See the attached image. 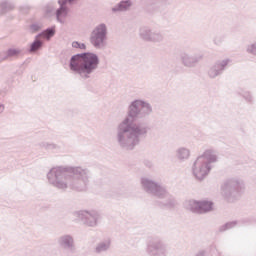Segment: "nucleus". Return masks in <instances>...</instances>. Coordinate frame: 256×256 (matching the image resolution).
Returning a JSON list of instances; mask_svg holds the SVG:
<instances>
[{
  "instance_id": "obj_1",
  "label": "nucleus",
  "mask_w": 256,
  "mask_h": 256,
  "mask_svg": "<svg viewBox=\"0 0 256 256\" xmlns=\"http://www.w3.org/2000/svg\"><path fill=\"white\" fill-rule=\"evenodd\" d=\"M152 114L153 106L148 101L136 99L130 102L126 116L116 128V143L121 149L133 151L141 143V137L149 133V125L138 121L148 119Z\"/></svg>"
},
{
  "instance_id": "obj_2",
  "label": "nucleus",
  "mask_w": 256,
  "mask_h": 256,
  "mask_svg": "<svg viewBox=\"0 0 256 256\" xmlns=\"http://www.w3.org/2000/svg\"><path fill=\"white\" fill-rule=\"evenodd\" d=\"M91 170L83 166H56L47 173L49 185L59 191H87Z\"/></svg>"
},
{
  "instance_id": "obj_3",
  "label": "nucleus",
  "mask_w": 256,
  "mask_h": 256,
  "mask_svg": "<svg viewBox=\"0 0 256 256\" xmlns=\"http://www.w3.org/2000/svg\"><path fill=\"white\" fill-rule=\"evenodd\" d=\"M99 56L93 52L75 54L70 58V70L78 75L82 81H87L93 77V73L99 69Z\"/></svg>"
},
{
  "instance_id": "obj_4",
  "label": "nucleus",
  "mask_w": 256,
  "mask_h": 256,
  "mask_svg": "<svg viewBox=\"0 0 256 256\" xmlns=\"http://www.w3.org/2000/svg\"><path fill=\"white\" fill-rule=\"evenodd\" d=\"M140 183L145 193L154 195V197H158V199H162L160 201L161 207H168V209H171L177 205L175 198L167 192V189L164 188L161 183L147 177L141 178Z\"/></svg>"
},
{
  "instance_id": "obj_5",
  "label": "nucleus",
  "mask_w": 256,
  "mask_h": 256,
  "mask_svg": "<svg viewBox=\"0 0 256 256\" xmlns=\"http://www.w3.org/2000/svg\"><path fill=\"white\" fill-rule=\"evenodd\" d=\"M244 190L245 182L241 178H228L220 185V195L229 203L237 201Z\"/></svg>"
},
{
  "instance_id": "obj_6",
  "label": "nucleus",
  "mask_w": 256,
  "mask_h": 256,
  "mask_svg": "<svg viewBox=\"0 0 256 256\" xmlns=\"http://www.w3.org/2000/svg\"><path fill=\"white\" fill-rule=\"evenodd\" d=\"M107 24L101 23L95 26L90 34V43L95 49L107 47Z\"/></svg>"
},
{
  "instance_id": "obj_7",
  "label": "nucleus",
  "mask_w": 256,
  "mask_h": 256,
  "mask_svg": "<svg viewBox=\"0 0 256 256\" xmlns=\"http://www.w3.org/2000/svg\"><path fill=\"white\" fill-rule=\"evenodd\" d=\"M148 256H168L169 248L167 244L160 238H150L146 242L145 248Z\"/></svg>"
},
{
  "instance_id": "obj_8",
  "label": "nucleus",
  "mask_w": 256,
  "mask_h": 256,
  "mask_svg": "<svg viewBox=\"0 0 256 256\" xmlns=\"http://www.w3.org/2000/svg\"><path fill=\"white\" fill-rule=\"evenodd\" d=\"M74 217L79 219L86 227L95 228L101 221V214L96 210H80L74 212Z\"/></svg>"
},
{
  "instance_id": "obj_9",
  "label": "nucleus",
  "mask_w": 256,
  "mask_h": 256,
  "mask_svg": "<svg viewBox=\"0 0 256 256\" xmlns=\"http://www.w3.org/2000/svg\"><path fill=\"white\" fill-rule=\"evenodd\" d=\"M138 35L142 41H146L148 43H163L165 39L163 33L153 30L149 26H141L139 28Z\"/></svg>"
},
{
  "instance_id": "obj_10",
  "label": "nucleus",
  "mask_w": 256,
  "mask_h": 256,
  "mask_svg": "<svg viewBox=\"0 0 256 256\" xmlns=\"http://www.w3.org/2000/svg\"><path fill=\"white\" fill-rule=\"evenodd\" d=\"M185 207L191 213H197L198 215H203V213H209L213 211V202L203 200H188L185 202Z\"/></svg>"
},
{
  "instance_id": "obj_11",
  "label": "nucleus",
  "mask_w": 256,
  "mask_h": 256,
  "mask_svg": "<svg viewBox=\"0 0 256 256\" xmlns=\"http://www.w3.org/2000/svg\"><path fill=\"white\" fill-rule=\"evenodd\" d=\"M211 169H213L207 162L203 161V159L197 157L192 165V175L198 181H203L209 173H211Z\"/></svg>"
},
{
  "instance_id": "obj_12",
  "label": "nucleus",
  "mask_w": 256,
  "mask_h": 256,
  "mask_svg": "<svg viewBox=\"0 0 256 256\" xmlns=\"http://www.w3.org/2000/svg\"><path fill=\"white\" fill-rule=\"evenodd\" d=\"M233 63V60L230 58H225L222 60H217L208 70L207 75L210 79H217V77H221L227 67Z\"/></svg>"
},
{
  "instance_id": "obj_13",
  "label": "nucleus",
  "mask_w": 256,
  "mask_h": 256,
  "mask_svg": "<svg viewBox=\"0 0 256 256\" xmlns=\"http://www.w3.org/2000/svg\"><path fill=\"white\" fill-rule=\"evenodd\" d=\"M57 245L66 251V253H71L72 255L77 253V245L75 244V236L72 234H62L57 239Z\"/></svg>"
},
{
  "instance_id": "obj_14",
  "label": "nucleus",
  "mask_w": 256,
  "mask_h": 256,
  "mask_svg": "<svg viewBox=\"0 0 256 256\" xmlns=\"http://www.w3.org/2000/svg\"><path fill=\"white\" fill-rule=\"evenodd\" d=\"M180 60L184 67L188 69H193V67H197L200 61L203 60V54L201 53H189L187 51L181 52Z\"/></svg>"
},
{
  "instance_id": "obj_15",
  "label": "nucleus",
  "mask_w": 256,
  "mask_h": 256,
  "mask_svg": "<svg viewBox=\"0 0 256 256\" xmlns=\"http://www.w3.org/2000/svg\"><path fill=\"white\" fill-rule=\"evenodd\" d=\"M198 158L202 159L204 163L213 168V164L219 161V154L217 153V150L210 148L206 149L200 156H198Z\"/></svg>"
},
{
  "instance_id": "obj_16",
  "label": "nucleus",
  "mask_w": 256,
  "mask_h": 256,
  "mask_svg": "<svg viewBox=\"0 0 256 256\" xmlns=\"http://www.w3.org/2000/svg\"><path fill=\"white\" fill-rule=\"evenodd\" d=\"M111 245V238L101 240L100 242L96 243L93 248L94 255H104V253H109V251H111Z\"/></svg>"
},
{
  "instance_id": "obj_17",
  "label": "nucleus",
  "mask_w": 256,
  "mask_h": 256,
  "mask_svg": "<svg viewBox=\"0 0 256 256\" xmlns=\"http://www.w3.org/2000/svg\"><path fill=\"white\" fill-rule=\"evenodd\" d=\"M175 158L180 163H185V161H189V159H191V149L185 146L178 147L175 151Z\"/></svg>"
},
{
  "instance_id": "obj_18",
  "label": "nucleus",
  "mask_w": 256,
  "mask_h": 256,
  "mask_svg": "<svg viewBox=\"0 0 256 256\" xmlns=\"http://www.w3.org/2000/svg\"><path fill=\"white\" fill-rule=\"evenodd\" d=\"M132 5L133 2H131V0H122L112 7L111 11L112 13H124L125 11H129Z\"/></svg>"
},
{
  "instance_id": "obj_19",
  "label": "nucleus",
  "mask_w": 256,
  "mask_h": 256,
  "mask_svg": "<svg viewBox=\"0 0 256 256\" xmlns=\"http://www.w3.org/2000/svg\"><path fill=\"white\" fill-rule=\"evenodd\" d=\"M43 48V40H41L40 35H36L34 41L30 44L29 53H37Z\"/></svg>"
},
{
  "instance_id": "obj_20",
  "label": "nucleus",
  "mask_w": 256,
  "mask_h": 256,
  "mask_svg": "<svg viewBox=\"0 0 256 256\" xmlns=\"http://www.w3.org/2000/svg\"><path fill=\"white\" fill-rule=\"evenodd\" d=\"M69 10L66 6H62L56 10V19L58 23H65V18L67 17Z\"/></svg>"
},
{
  "instance_id": "obj_21",
  "label": "nucleus",
  "mask_w": 256,
  "mask_h": 256,
  "mask_svg": "<svg viewBox=\"0 0 256 256\" xmlns=\"http://www.w3.org/2000/svg\"><path fill=\"white\" fill-rule=\"evenodd\" d=\"M21 53V50L15 49V48H10L6 51V53L0 54V62L1 61H6V59H9V57H17Z\"/></svg>"
},
{
  "instance_id": "obj_22",
  "label": "nucleus",
  "mask_w": 256,
  "mask_h": 256,
  "mask_svg": "<svg viewBox=\"0 0 256 256\" xmlns=\"http://www.w3.org/2000/svg\"><path fill=\"white\" fill-rule=\"evenodd\" d=\"M40 149H45L46 151H55V149H59V146L53 142L42 141L38 144Z\"/></svg>"
},
{
  "instance_id": "obj_23",
  "label": "nucleus",
  "mask_w": 256,
  "mask_h": 256,
  "mask_svg": "<svg viewBox=\"0 0 256 256\" xmlns=\"http://www.w3.org/2000/svg\"><path fill=\"white\" fill-rule=\"evenodd\" d=\"M238 95L243 97L246 103H253V94L247 90H240L238 91Z\"/></svg>"
},
{
  "instance_id": "obj_24",
  "label": "nucleus",
  "mask_w": 256,
  "mask_h": 256,
  "mask_svg": "<svg viewBox=\"0 0 256 256\" xmlns=\"http://www.w3.org/2000/svg\"><path fill=\"white\" fill-rule=\"evenodd\" d=\"M38 35H40L39 36L40 38L43 37L44 39H47L49 41V39H51V37H53L55 35V29L47 28L42 33H39Z\"/></svg>"
},
{
  "instance_id": "obj_25",
  "label": "nucleus",
  "mask_w": 256,
  "mask_h": 256,
  "mask_svg": "<svg viewBox=\"0 0 256 256\" xmlns=\"http://www.w3.org/2000/svg\"><path fill=\"white\" fill-rule=\"evenodd\" d=\"M238 224L237 221H231L227 222L226 224L219 227L220 233H223L225 231H229V229H235V226Z\"/></svg>"
},
{
  "instance_id": "obj_26",
  "label": "nucleus",
  "mask_w": 256,
  "mask_h": 256,
  "mask_svg": "<svg viewBox=\"0 0 256 256\" xmlns=\"http://www.w3.org/2000/svg\"><path fill=\"white\" fill-rule=\"evenodd\" d=\"M246 53H248V55L256 56V42L248 44L246 46Z\"/></svg>"
},
{
  "instance_id": "obj_27",
  "label": "nucleus",
  "mask_w": 256,
  "mask_h": 256,
  "mask_svg": "<svg viewBox=\"0 0 256 256\" xmlns=\"http://www.w3.org/2000/svg\"><path fill=\"white\" fill-rule=\"evenodd\" d=\"M2 13H5L6 11H11L15 8V5L12 3L4 2L1 4Z\"/></svg>"
},
{
  "instance_id": "obj_28",
  "label": "nucleus",
  "mask_w": 256,
  "mask_h": 256,
  "mask_svg": "<svg viewBox=\"0 0 256 256\" xmlns=\"http://www.w3.org/2000/svg\"><path fill=\"white\" fill-rule=\"evenodd\" d=\"M72 47L74 49H82L83 51L87 49V45H85V43H79L78 41L72 42Z\"/></svg>"
},
{
  "instance_id": "obj_29",
  "label": "nucleus",
  "mask_w": 256,
  "mask_h": 256,
  "mask_svg": "<svg viewBox=\"0 0 256 256\" xmlns=\"http://www.w3.org/2000/svg\"><path fill=\"white\" fill-rule=\"evenodd\" d=\"M213 42H214V45H221V43H223V36H216Z\"/></svg>"
},
{
  "instance_id": "obj_30",
  "label": "nucleus",
  "mask_w": 256,
  "mask_h": 256,
  "mask_svg": "<svg viewBox=\"0 0 256 256\" xmlns=\"http://www.w3.org/2000/svg\"><path fill=\"white\" fill-rule=\"evenodd\" d=\"M31 29L32 31H41V26L39 24H32Z\"/></svg>"
},
{
  "instance_id": "obj_31",
  "label": "nucleus",
  "mask_w": 256,
  "mask_h": 256,
  "mask_svg": "<svg viewBox=\"0 0 256 256\" xmlns=\"http://www.w3.org/2000/svg\"><path fill=\"white\" fill-rule=\"evenodd\" d=\"M145 167H148V169H151L153 167V162L150 160H144Z\"/></svg>"
},
{
  "instance_id": "obj_32",
  "label": "nucleus",
  "mask_w": 256,
  "mask_h": 256,
  "mask_svg": "<svg viewBox=\"0 0 256 256\" xmlns=\"http://www.w3.org/2000/svg\"><path fill=\"white\" fill-rule=\"evenodd\" d=\"M68 2H69V0H59L58 1L60 7H65V5H67Z\"/></svg>"
},
{
  "instance_id": "obj_33",
  "label": "nucleus",
  "mask_w": 256,
  "mask_h": 256,
  "mask_svg": "<svg viewBox=\"0 0 256 256\" xmlns=\"http://www.w3.org/2000/svg\"><path fill=\"white\" fill-rule=\"evenodd\" d=\"M5 112V104L0 103V115Z\"/></svg>"
},
{
  "instance_id": "obj_34",
  "label": "nucleus",
  "mask_w": 256,
  "mask_h": 256,
  "mask_svg": "<svg viewBox=\"0 0 256 256\" xmlns=\"http://www.w3.org/2000/svg\"><path fill=\"white\" fill-rule=\"evenodd\" d=\"M205 254H206L205 250H201L195 256H205Z\"/></svg>"
},
{
  "instance_id": "obj_35",
  "label": "nucleus",
  "mask_w": 256,
  "mask_h": 256,
  "mask_svg": "<svg viewBox=\"0 0 256 256\" xmlns=\"http://www.w3.org/2000/svg\"><path fill=\"white\" fill-rule=\"evenodd\" d=\"M73 1H75V0H68V3H73Z\"/></svg>"
}]
</instances>
